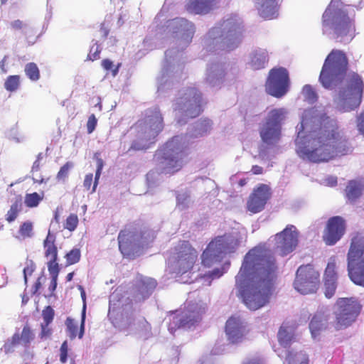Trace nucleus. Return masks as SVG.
Masks as SVG:
<instances>
[{
    "label": "nucleus",
    "instance_id": "obj_1",
    "mask_svg": "<svg viewBox=\"0 0 364 364\" xmlns=\"http://www.w3.org/2000/svg\"><path fill=\"white\" fill-rule=\"evenodd\" d=\"M297 129L296 153L303 159L320 163L350 154L353 151L337 120L326 113H318L314 108L304 112Z\"/></svg>",
    "mask_w": 364,
    "mask_h": 364
},
{
    "label": "nucleus",
    "instance_id": "obj_2",
    "mask_svg": "<svg viewBox=\"0 0 364 364\" xmlns=\"http://www.w3.org/2000/svg\"><path fill=\"white\" fill-rule=\"evenodd\" d=\"M348 60L346 53L333 49L327 55L319 75V81L326 88H331L345 81V87L339 96L343 101V112H350L358 107L361 103L364 82L357 73L346 75Z\"/></svg>",
    "mask_w": 364,
    "mask_h": 364
},
{
    "label": "nucleus",
    "instance_id": "obj_3",
    "mask_svg": "<svg viewBox=\"0 0 364 364\" xmlns=\"http://www.w3.org/2000/svg\"><path fill=\"white\" fill-rule=\"evenodd\" d=\"M277 267L276 259L272 253L264 248L255 247L248 251L245 255L240 270L236 277V282L242 288V281L248 274L257 273L264 278L259 281L258 287L264 286L267 291L262 292L259 290V296H269L271 294L270 289L272 281L275 277Z\"/></svg>",
    "mask_w": 364,
    "mask_h": 364
},
{
    "label": "nucleus",
    "instance_id": "obj_4",
    "mask_svg": "<svg viewBox=\"0 0 364 364\" xmlns=\"http://www.w3.org/2000/svg\"><path fill=\"white\" fill-rule=\"evenodd\" d=\"M321 24L323 33L328 32L338 43H348L356 35L354 15L350 16L341 0H331L324 11Z\"/></svg>",
    "mask_w": 364,
    "mask_h": 364
},
{
    "label": "nucleus",
    "instance_id": "obj_5",
    "mask_svg": "<svg viewBox=\"0 0 364 364\" xmlns=\"http://www.w3.org/2000/svg\"><path fill=\"white\" fill-rule=\"evenodd\" d=\"M187 142L182 136H174L158 149L154 158L166 174L174 173L181 169L187 154Z\"/></svg>",
    "mask_w": 364,
    "mask_h": 364
},
{
    "label": "nucleus",
    "instance_id": "obj_6",
    "mask_svg": "<svg viewBox=\"0 0 364 364\" xmlns=\"http://www.w3.org/2000/svg\"><path fill=\"white\" fill-rule=\"evenodd\" d=\"M240 30V23L234 19L224 21L221 28H213L209 34L214 38L215 50L229 52L236 48L241 41Z\"/></svg>",
    "mask_w": 364,
    "mask_h": 364
},
{
    "label": "nucleus",
    "instance_id": "obj_7",
    "mask_svg": "<svg viewBox=\"0 0 364 364\" xmlns=\"http://www.w3.org/2000/svg\"><path fill=\"white\" fill-rule=\"evenodd\" d=\"M347 261L350 280L364 287V237L359 233L354 234L351 238Z\"/></svg>",
    "mask_w": 364,
    "mask_h": 364
},
{
    "label": "nucleus",
    "instance_id": "obj_8",
    "mask_svg": "<svg viewBox=\"0 0 364 364\" xmlns=\"http://www.w3.org/2000/svg\"><path fill=\"white\" fill-rule=\"evenodd\" d=\"M238 239L225 234L212 240L201 255V263L205 267H211L222 253L233 252L239 245Z\"/></svg>",
    "mask_w": 364,
    "mask_h": 364
},
{
    "label": "nucleus",
    "instance_id": "obj_9",
    "mask_svg": "<svg viewBox=\"0 0 364 364\" xmlns=\"http://www.w3.org/2000/svg\"><path fill=\"white\" fill-rule=\"evenodd\" d=\"M205 308L198 304L188 306L183 311L171 312L168 316V330L174 333L179 328L189 329L197 325L202 319Z\"/></svg>",
    "mask_w": 364,
    "mask_h": 364
},
{
    "label": "nucleus",
    "instance_id": "obj_10",
    "mask_svg": "<svg viewBox=\"0 0 364 364\" xmlns=\"http://www.w3.org/2000/svg\"><path fill=\"white\" fill-rule=\"evenodd\" d=\"M117 240L121 253L127 257L134 255L135 251L148 245L146 232L133 225H127L121 230Z\"/></svg>",
    "mask_w": 364,
    "mask_h": 364
},
{
    "label": "nucleus",
    "instance_id": "obj_11",
    "mask_svg": "<svg viewBox=\"0 0 364 364\" xmlns=\"http://www.w3.org/2000/svg\"><path fill=\"white\" fill-rule=\"evenodd\" d=\"M173 272L176 274L191 273L198 262V252L187 240H180L174 247Z\"/></svg>",
    "mask_w": 364,
    "mask_h": 364
},
{
    "label": "nucleus",
    "instance_id": "obj_12",
    "mask_svg": "<svg viewBox=\"0 0 364 364\" xmlns=\"http://www.w3.org/2000/svg\"><path fill=\"white\" fill-rule=\"evenodd\" d=\"M362 306L354 297H340L335 306L336 330L346 328L357 318Z\"/></svg>",
    "mask_w": 364,
    "mask_h": 364
},
{
    "label": "nucleus",
    "instance_id": "obj_13",
    "mask_svg": "<svg viewBox=\"0 0 364 364\" xmlns=\"http://www.w3.org/2000/svg\"><path fill=\"white\" fill-rule=\"evenodd\" d=\"M294 289L301 294H316L320 287V274L312 264L301 265L296 273Z\"/></svg>",
    "mask_w": 364,
    "mask_h": 364
},
{
    "label": "nucleus",
    "instance_id": "obj_14",
    "mask_svg": "<svg viewBox=\"0 0 364 364\" xmlns=\"http://www.w3.org/2000/svg\"><path fill=\"white\" fill-rule=\"evenodd\" d=\"M285 111L282 108L274 109L269 113L266 122L259 131L260 137L267 144L277 143L281 135V122L284 119Z\"/></svg>",
    "mask_w": 364,
    "mask_h": 364
},
{
    "label": "nucleus",
    "instance_id": "obj_15",
    "mask_svg": "<svg viewBox=\"0 0 364 364\" xmlns=\"http://www.w3.org/2000/svg\"><path fill=\"white\" fill-rule=\"evenodd\" d=\"M138 132L144 134L149 139H154L164 128L163 117L158 107L146 110L145 117L135 124Z\"/></svg>",
    "mask_w": 364,
    "mask_h": 364
},
{
    "label": "nucleus",
    "instance_id": "obj_16",
    "mask_svg": "<svg viewBox=\"0 0 364 364\" xmlns=\"http://www.w3.org/2000/svg\"><path fill=\"white\" fill-rule=\"evenodd\" d=\"M289 73L284 68H272L269 70L266 82V91L270 95L280 98L288 92Z\"/></svg>",
    "mask_w": 364,
    "mask_h": 364
},
{
    "label": "nucleus",
    "instance_id": "obj_17",
    "mask_svg": "<svg viewBox=\"0 0 364 364\" xmlns=\"http://www.w3.org/2000/svg\"><path fill=\"white\" fill-rule=\"evenodd\" d=\"M45 257L48 259L47 262L48 270L51 276L50 288L54 291L57 286V279L60 272L58 263V248L55 245V236L50 233V230L43 241Z\"/></svg>",
    "mask_w": 364,
    "mask_h": 364
},
{
    "label": "nucleus",
    "instance_id": "obj_18",
    "mask_svg": "<svg viewBox=\"0 0 364 364\" xmlns=\"http://www.w3.org/2000/svg\"><path fill=\"white\" fill-rule=\"evenodd\" d=\"M346 222L341 216L331 217L323 233V240L327 245H333L346 232Z\"/></svg>",
    "mask_w": 364,
    "mask_h": 364
},
{
    "label": "nucleus",
    "instance_id": "obj_19",
    "mask_svg": "<svg viewBox=\"0 0 364 364\" xmlns=\"http://www.w3.org/2000/svg\"><path fill=\"white\" fill-rule=\"evenodd\" d=\"M298 235L296 227L292 225H288L282 232L276 234V246L282 256L288 255L296 248L298 245Z\"/></svg>",
    "mask_w": 364,
    "mask_h": 364
},
{
    "label": "nucleus",
    "instance_id": "obj_20",
    "mask_svg": "<svg viewBox=\"0 0 364 364\" xmlns=\"http://www.w3.org/2000/svg\"><path fill=\"white\" fill-rule=\"evenodd\" d=\"M272 196L271 189L266 184H259L250 195L247 202V210L252 213L261 212Z\"/></svg>",
    "mask_w": 364,
    "mask_h": 364
},
{
    "label": "nucleus",
    "instance_id": "obj_21",
    "mask_svg": "<svg viewBox=\"0 0 364 364\" xmlns=\"http://www.w3.org/2000/svg\"><path fill=\"white\" fill-rule=\"evenodd\" d=\"M225 333L228 341L232 344L242 343L249 333L240 316H230L225 323Z\"/></svg>",
    "mask_w": 364,
    "mask_h": 364
},
{
    "label": "nucleus",
    "instance_id": "obj_22",
    "mask_svg": "<svg viewBox=\"0 0 364 364\" xmlns=\"http://www.w3.org/2000/svg\"><path fill=\"white\" fill-rule=\"evenodd\" d=\"M336 269V264L335 259H333L328 262L323 274V284L321 291L325 296H333L336 292L338 274Z\"/></svg>",
    "mask_w": 364,
    "mask_h": 364
},
{
    "label": "nucleus",
    "instance_id": "obj_23",
    "mask_svg": "<svg viewBox=\"0 0 364 364\" xmlns=\"http://www.w3.org/2000/svg\"><path fill=\"white\" fill-rule=\"evenodd\" d=\"M179 109H184L186 115L190 118H195L200 114L202 109V96L196 89L192 88L189 90L188 97L183 107H178Z\"/></svg>",
    "mask_w": 364,
    "mask_h": 364
},
{
    "label": "nucleus",
    "instance_id": "obj_24",
    "mask_svg": "<svg viewBox=\"0 0 364 364\" xmlns=\"http://www.w3.org/2000/svg\"><path fill=\"white\" fill-rule=\"evenodd\" d=\"M296 328L295 321H284L282 323L277 333V340L282 347L288 348L296 341Z\"/></svg>",
    "mask_w": 364,
    "mask_h": 364
},
{
    "label": "nucleus",
    "instance_id": "obj_25",
    "mask_svg": "<svg viewBox=\"0 0 364 364\" xmlns=\"http://www.w3.org/2000/svg\"><path fill=\"white\" fill-rule=\"evenodd\" d=\"M83 301V308L82 312V320L80 323V329L78 330L77 323L74 319L70 317H68L65 321L66 333L71 340L75 339L77 336L80 339L83 337L85 331V309H86V297H82Z\"/></svg>",
    "mask_w": 364,
    "mask_h": 364
},
{
    "label": "nucleus",
    "instance_id": "obj_26",
    "mask_svg": "<svg viewBox=\"0 0 364 364\" xmlns=\"http://www.w3.org/2000/svg\"><path fill=\"white\" fill-rule=\"evenodd\" d=\"M328 323V316L323 311L316 312L309 323V329L313 338L320 335L326 329Z\"/></svg>",
    "mask_w": 364,
    "mask_h": 364
},
{
    "label": "nucleus",
    "instance_id": "obj_27",
    "mask_svg": "<svg viewBox=\"0 0 364 364\" xmlns=\"http://www.w3.org/2000/svg\"><path fill=\"white\" fill-rule=\"evenodd\" d=\"M215 5V0H189L187 10L191 13L204 14L208 13Z\"/></svg>",
    "mask_w": 364,
    "mask_h": 364
},
{
    "label": "nucleus",
    "instance_id": "obj_28",
    "mask_svg": "<svg viewBox=\"0 0 364 364\" xmlns=\"http://www.w3.org/2000/svg\"><path fill=\"white\" fill-rule=\"evenodd\" d=\"M269 61L268 52L265 49L258 48L252 51L250 65L253 70H260L265 67Z\"/></svg>",
    "mask_w": 364,
    "mask_h": 364
},
{
    "label": "nucleus",
    "instance_id": "obj_29",
    "mask_svg": "<svg viewBox=\"0 0 364 364\" xmlns=\"http://www.w3.org/2000/svg\"><path fill=\"white\" fill-rule=\"evenodd\" d=\"M259 14L264 20L275 18L278 15L276 0H262V3L259 9Z\"/></svg>",
    "mask_w": 364,
    "mask_h": 364
},
{
    "label": "nucleus",
    "instance_id": "obj_30",
    "mask_svg": "<svg viewBox=\"0 0 364 364\" xmlns=\"http://www.w3.org/2000/svg\"><path fill=\"white\" fill-rule=\"evenodd\" d=\"M23 201L21 196H16L14 200L12 202L9 210L7 211L5 218L8 223L14 222L18 216V214L22 210Z\"/></svg>",
    "mask_w": 364,
    "mask_h": 364
},
{
    "label": "nucleus",
    "instance_id": "obj_31",
    "mask_svg": "<svg viewBox=\"0 0 364 364\" xmlns=\"http://www.w3.org/2000/svg\"><path fill=\"white\" fill-rule=\"evenodd\" d=\"M269 297H242V301L251 311L257 310L268 302Z\"/></svg>",
    "mask_w": 364,
    "mask_h": 364
},
{
    "label": "nucleus",
    "instance_id": "obj_32",
    "mask_svg": "<svg viewBox=\"0 0 364 364\" xmlns=\"http://www.w3.org/2000/svg\"><path fill=\"white\" fill-rule=\"evenodd\" d=\"M309 356L303 352L288 351L284 364H309Z\"/></svg>",
    "mask_w": 364,
    "mask_h": 364
},
{
    "label": "nucleus",
    "instance_id": "obj_33",
    "mask_svg": "<svg viewBox=\"0 0 364 364\" xmlns=\"http://www.w3.org/2000/svg\"><path fill=\"white\" fill-rule=\"evenodd\" d=\"M136 333L144 340H147L152 336L151 326L144 318L137 323Z\"/></svg>",
    "mask_w": 364,
    "mask_h": 364
},
{
    "label": "nucleus",
    "instance_id": "obj_34",
    "mask_svg": "<svg viewBox=\"0 0 364 364\" xmlns=\"http://www.w3.org/2000/svg\"><path fill=\"white\" fill-rule=\"evenodd\" d=\"M362 194L360 186L353 181H350L346 188V196L348 200L355 202Z\"/></svg>",
    "mask_w": 364,
    "mask_h": 364
},
{
    "label": "nucleus",
    "instance_id": "obj_35",
    "mask_svg": "<svg viewBox=\"0 0 364 364\" xmlns=\"http://www.w3.org/2000/svg\"><path fill=\"white\" fill-rule=\"evenodd\" d=\"M5 90L9 92H16L21 87V77L18 75H9L4 83Z\"/></svg>",
    "mask_w": 364,
    "mask_h": 364
},
{
    "label": "nucleus",
    "instance_id": "obj_36",
    "mask_svg": "<svg viewBox=\"0 0 364 364\" xmlns=\"http://www.w3.org/2000/svg\"><path fill=\"white\" fill-rule=\"evenodd\" d=\"M23 42L26 46H31L36 42L38 34L37 31L32 26H28L21 33Z\"/></svg>",
    "mask_w": 364,
    "mask_h": 364
},
{
    "label": "nucleus",
    "instance_id": "obj_37",
    "mask_svg": "<svg viewBox=\"0 0 364 364\" xmlns=\"http://www.w3.org/2000/svg\"><path fill=\"white\" fill-rule=\"evenodd\" d=\"M24 72L27 77L31 81L36 82L41 77L40 70L35 63H28L26 64Z\"/></svg>",
    "mask_w": 364,
    "mask_h": 364
},
{
    "label": "nucleus",
    "instance_id": "obj_38",
    "mask_svg": "<svg viewBox=\"0 0 364 364\" xmlns=\"http://www.w3.org/2000/svg\"><path fill=\"white\" fill-rule=\"evenodd\" d=\"M20 344V334L15 333L10 339H8L1 348V350L5 354L12 353L15 350L16 346Z\"/></svg>",
    "mask_w": 364,
    "mask_h": 364
},
{
    "label": "nucleus",
    "instance_id": "obj_39",
    "mask_svg": "<svg viewBox=\"0 0 364 364\" xmlns=\"http://www.w3.org/2000/svg\"><path fill=\"white\" fill-rule=\"evenodd\" d=\"M35 335L31 327L26 324L23 326L21 333L20 334V343L24 347L28 348L30 343L33 341Z\"/></svg>",
    "mask_w": 364,
    "mask_h": 364
},
{
    "label": "nucleus",
    "instance_id": "obj_40",
    "mask_svg": "<svg viewBox=\"0 0 364 364\" xmlns=\"http://www.w3.org/2000/svg\"><path fill=\"white\" fill-rule=\"evenodd\" d=\"M64 257L65 259V266L77 264L81 258V250L79 247H75L68 252Z\"/></svg>",
    "mask_w": 364,
    "mask_h": 364
},
{
    "label": "nucleus",
    "instance_id": "obj_41",
    "mask_svg": "<svg viewBox=\"0 0 364 364\" xmlns=\"http://www.w3.org/2000/svg\"><path fill=\"white\" fill-rule=\"evenodd\" d=\"M157 282L152 278H143L140 280L139 288V289L147 294H151L152 291L156 289Z\"/></svg>",
    "mask_w": 364,
    "mask_h": 364
},
{
    "label": "nucleus",
    "instance_id": "obj_42",
    "mask_svg": "<svg viewBox=\"0 0 364 364\" xmlns=\"http://www.w3.org/2000/svg\"><path fill=\"white\" fill-rule=\"evenodd\" d=\"M43 199V194L40 195L39 193L34 192L26 194L24 203L28 208H35L38 205Z\"/></svg>",
    "mask_w": 364,
    "mask_h": 364
},
{
    "label": "nucleus",
    "instance_id": "obj_43",
    "mask_svg": "<svg viewBox=\"0 0 364 364\" xmlns=\"http://www.w3.org/2000/svg\"><path fill=\"white\" fill-rule=\"evenodd\" d=\"M33 223L30 221L23 223L18 230V238L26 239L31 237L33 235Z\"/></svg>",
    "mask_w": 364,
    "mask_h": 364
},
{
    "label": "nucleus",
    "instance_id": "obj_44",
    "mask_svg": "<svg viewBox=\"0 0 364 364\" xmlns=\"http://www.w3.org/2000/svg\"><path fill=\"white\" fill-rule=\"evenodd\" d=\"M301 93L309 103H314L318 98L317 94L314 89L310 85H306L303 87Z\"/></svg>",
    "mask_w": 364,
    "mask_h": 364
},
{
    "label": "nucleus",
    "instance_id": "obj_45",
    "mask_svg": "<svg viewBox=\"0 0 364 364\" xmlns=\"http://www.w3.org/2000/svg\"><path fill=\"white\" fill-rule=\"evenodd\" d=\"M78 223L79 219L77 214L70 213L65 219L63 227L70 232H73L77 228Z\"/></svg>",
    "mask_w": 364,
    "mask_h": 364
},
{
    "label": "nucleus",
    "instance_id": "obj_46",
    "mask_svg": "<svg viewBox=\"0 0 364 364\" xmlns=\"http://www.w3.org/2000/svg\"><path fill=\"white\" fill-rule=\"evenodd\" d=\"M95 158L96 159L97 170L95 172V181L93 182L92 192L95 191V189L98 184V181L100 179V175H101L103 166H104V161H103L102 159H101L100 157V154H98V153L95 154Z\"/></svg>",
    "mask_w": 364,
    "mask_h": 364
},
{
    "label": "nucleus",
    "instance_id": "obj_47",
    "mask_svg": "<svg viewBox=\"0 0 364 364\" xmlns=\"http://www.w3.org/2000/svg\"><path fill=\"white\" fill-rule=\"evenodd\" d=\"M41 168V162L38 161H35L33 164L32 168H31V173L33 175V180L34 183H42L44 182V178L41 174H40L38 172L40 171Z\"/></svg>",
    "mask_w": 364,
    "mask_h": 364
},
{
    "label": "nucleus",
    "instance_id": "obj_48",
    "mask_svg": "<svg viewBox=\"0 0 364 364\" xmlns=\"http://www.w3.org/2000/svg\"><path fill=\"white\" fill-rule=\"evenodd\" d=\"M73 167V164L70 161L66 162L59 170L56 178L58 181H64L68 176L70 170Z\"/></svg>",
    "mask_w": 364,
    "mask_h": 364
},
{
    "label": "nucleus",
    "instance_id": "obj_49",
    "mask_svg": "<svg viewBox=\"0 0 364 364\" xmlns=\"http://www.w3.org/2000/svg\"><path fill=\"white\" fill-rule=\"evenodd\" d=\"M54 316V310L50 306H46L42 311L43 321L41 323L50 325L53 321Z\"/></svg>",
    "mask_w": 364,
    "mask_h": 364
},
{
    "label": "nucleus",
    "instance_id": "obj_50",
    "mask_svg": "<svg viewBox=\"0 0 364 364\" xmlns=\"http://www.w3.org/2000/svg\"><path fill=\"white\" fill-rule=\"evenodd\" d=\"M28 25L24 21L16 19L10 23V27L14 31H21V33L28 27Z\"/></svg>",
    "mask_w": 364,
    "mask_h": 364
},
{
    "label": "nucleus",
    "instance_id": "obj_51",
    "mask_svg": "<svg viewBox=\"0 0 364 364\" xmlns=\"http://www.w3.org/2000/svg\"><path fill=\"white\" fill-rule=\"evenodd\" d=\"M100 53L101 49L100 48V46L97 43H95L92 46H91L87 59L92 61L96 60L100 58Z\"/></svg>",
    "mask_w": 364,
    "mask_h": 364
},
{
    "label": "nucleus",
    "instance_id": "obj_52",
    "mask_svg": "<svg viewBox=\"0 0 364 364\" xmlns=\"http://www.w3.org/2000/svg\"><path fill=\"white\" fill-rule=\"evenodd\" d=\"M68 344L67 341H65L61 344L60 348V360L62 363H65L68 359Z\"/></svg>",
    "mask_w": 364,
    "mask_h": 364
},
{
    "label": "nucleus",
    "instance_id": "obj_53",
    "mask_svg": "<svg viewBox=\"0 0 364 364\" xmlns=\"http://www.w3.org/2000/svg\"><path fill=\"white\" fill-rule=\"evenodd\" d=\"M97 124V119L94 114L89 116L87 122V130L88 134H91L95 129Z\"/></svg>",
    "mask_w": 364,
    "mask_h": 364
},
{
    "label": "nucleus",
    "instance_id": "obj_54",
    "mask_svg": "<svg viewBox=\"0 0 364 364\" xmlns=\"http://www.w3.org/2000/svg\"><path fill=\"white\" fill-rule=\"evenodd\" d=\"M41 331L39 333V337L41 339H47L50 337L53 333V330L49 325H45V323H41Z\"/></svg>",
    "mask_w": 364,
    "mask_h": 364
},
{
    "label": "nucleus",
    "instance_id": "obj_55",
    "mask_svg": "<svg viewBox=\"0 0 364 364\" xmlns=\"http://www.w3.org/2000/svg\"><path fill=\"white\" fill-rule=\"evenodd\" d=\"M36 265L32 260H29L26 262V266L23 269V275L25 282H27V277L28 275H31L33 272L35 271Z\"/></svg>",
    "mask_w": 364,
    "mask_h": 364
},
{
    "label": "nucleus",
    "instance_id": "obj_56",
    "mask_svg": "<svg viewBox=\"0 0 364 364\" xmlns=\"http://www.w3.org/2000/svg\"><path fill=\"white\" fill-rule=\"evenodd\" d=\"M45 279H46L42 277H40L37 279V280L35 282L34 284L32 287L31 293L33 294H40L39 289L41 288L43 281H44Z\"/></svg>",
    "mask_w": 364,
    "mask_h": 364
},
{
    "label": "nucleus",
    "instance_id": "obj_57",
    "mask_svg": "<svg viewBox=\"0 0 364 364\" xmlns=\"http://www.w3.org/2000/svg\"><path fill=\"white\" fill-rule=\"evenodd\" d=\"M93 181V175L92 173H88L85 175L84 181H83V186L87 191H89L91 188V185Z\"/></svg>",
    "mask_w": 364,
    "mask_h": 364
},
{
    "label": "nucleus",
    "instance_id": "obj_58",
    "mask_svg": "<svg viewBox=\"0 0 364 364\" xmlns=\"http://www.w3.org/2000/svg\"><path fill=\"white\" fill-rule=\"evenodd\" d=\"M358 129L359 132L364 136V111L361 112L359 116Z\"/></svg>",
    "mask_w": 364,
    "mask_h": 364
},
{
    "label": "nucleus",
    "instance_id": "obj_59",
    "mask_svg": "<svg viewBox=\"0 0 364 364\" xmlns=\"http://www.w3.org/2000/svg\"><path fill=\"white\" fill-rule=\"evenodd\" d=\"M101 65L106 70H112L113 68V63L109 59H104L102 60Z\"/></svg>",
    "mask_w": 364,
    "mask_h": 364
},
{
    "label": "nucleus",
    "instance_id": "obj_60",
    "mask_svg": "<svg viewBox=\"0 0 364 364\" xmlns=\"http://www.w3.org/2000/svg\"><path fill=\"white\" fill-rule=\"evenodd\" d=\"M7 59H8V56L4 55L3 59L1 60H0V70H1V73L3 74H6L8 72V70L6 67Z\"/></svg>",
    "mask_w": 364,
    "mask_h": 364
},
{
    "label": "nucleus",
    "instance_id": "obj_61",
    "mask_svg": "<svg viewBox=\"0 0 364 364\" xmlns=\"http://www.w3.org/2000/svg\"><path fill=\"white\" fill-rule=\"evenodd\" d=\"M223 274V272L220 269H215L213 271L209 272V277L214 279V278H218L221 277Z\"/></svg>",
    "mask_w": 364,
    "mask_h": 364
},
{
    "label": "nucleus",
    "instance_id": "obj_62",
    "mask_svg": "<svg viewBox=\"0 0 364 364\" xmlns=\"http://www.w3.org/2000/svg\"><path fill=\"white\" fill-rule=\"evenodd\" d=\"M242 364H263L262 360L259 358H252L247 359Z\"/></svg>",
    "mask_w": 364,
    "mask_h": 364
},
{
    "label": "nucleus",
    "instance_id": "obj_63",
    "mask_svg": "<svg viewBox=\"0 0 364 364\" xmlns=\"http://www.w3.org/2000/svg\"><path fill=\"white\" fill-rule=\"evenodd\" d=\"M251 171L254 174L259 175V174L262 173L263 168H262V167H261L258 165H254V166H252Z\"/></svg>",
    "mask_w": 364,
    "mask_h": 364
},
{
    "label": "nucleus",
    "instance_id": "obj_64",
    "mask_svg": "<svg viewBox=\"0 0 364 364\" xmlns=\"http://www.w3.org/2000/svg\"><path fill=\"white\" fill-rule=\"evenodd\" d=\"M53 220H55V222L56 223H59V220H60V214H59V212L58 210H55L54 212V217H53Z\"/></svg>",
    "mask_w": 364,
    "mask_h": 364
}]
</instances>
